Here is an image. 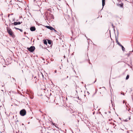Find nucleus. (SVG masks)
<instances>
[{
  "mask_svg": "<svg viewBox=\"0 0 133 133\" xmlns=\"http://www.w3.org/2000/svg\"><path fill=\"white\" fill-rule=\"evenodd\" d=\"M89 64H90V62H89Z\"/></svg>",
  "mask_w": 133,
  "mask_h": 133,
  "instance_id": "obj_30",
  "label": "nucleus"
},
{
  "mask_svg": "<svg viewBox=\"0 0 133 133\" xmlns=\"http://www.w3.org/2000/svg\"><path fill=\"white\" fill-rule=\"evenodd\" d=\"M46 27L48 29H50L51 30H54L55 31H56V30L54 29L53 27L51 26H46Z\"/></svg>",
  "mask_w": 133,
  "mask_h": 133,
  "instance_id": "obj_4",
  "label": "nucleus"
},
{
  "mask_svg": "<svg viewBox=\"0 0 133 133\" xmlns=\"http://www.w3.org/2000/svg\"><path fill=\"white\" fill-rule=\"evenodd\" d=\"M12 24H14V25H18L17 22H14V23H12Z\"/></svg>",
  "mask_w": 133,
  "mask_h": 133,
  "instance_id": "obj_8",
  "label": "nucleus"
},
{
  "mask_svg": "<svg viewBox=\"0 0 133 133\" xmlns=\"http://www.w3.org/2000/svg\"><path fill=\"white\" fill-rule=\"evenodd\" d=\"M17 22V24H21V23H22V22Z\"/></svg>",
  "mask_w": 133,
  "mask_h": 133,
  "instance_id": "obj_14",
  "label": "nucleus"
},
{
  "mask_svg": "<svg viewBox=\"0 0 133 133\" xmlns=\"http://www.w3.org/2000/svg\"><path fill=\"white\" fill-rule=\"evenodd\" d=\"M4 85H2V86L3 87L4 86Z\"/></svg>",
  "mask_w": 133,
  "mask_h": 133,
  "instance_id": "obj_23",
  "label": "nucleus"
},
{
  "mask_svg": "<svg viewBox=\"0 0 133 133\" xmlns=\"http://www.w3.org/2000/svg\"><path fill=\"white\" fill-rule=\"evenodd\" d=\"M19 30L20 31H21V32H22L23 31L21 29H19Z\"/></svg>",
  "mask_w": 133,
  "mask_h": 133,
  "instance_id": "obj_18",
  "label": "nucleus"
},
{
  "mask_svg": "<svg viewBox=\"0 0 133 133\" xmlns=\"http://www.w3.org/2000/svg\"><path fill=\"white\" fill-rule=\"evenodd\" d=\"M118 6H119L121 7L122 8L123 7V3H122L121 4H117Z\"/></svg>",
  "mask_w": 133,
  "mask_h": 133,
  "instance_id": "obj_6",
  "label": "nucleus"
},
{
  "mask_svg": "<svg viewBox=\"0 0 133 133\" xmlns=\"http://www.w3.org/2000/svg\"><path fill=\"white\" fill-rule=\"evenodd\" d=\"M35 30L36 28L35 26H32L30 28V30L31 31H35Z\"/></svg>",
  "mask_w": 133,
  "mask_h": 133,
  "instance_id": "obj_5",
  "label": "nucleus"
},
{
  "mask_svg": "<svg viewBox=\"0 0 133 133\" xmlns=\"http://www.w3.org/2000/svg\"><path fill=\"white\" fill-rule=\"evenodd\" d=\"M54 124H53V125H54Z\"/></svg>",
  "mask_w": 133,
  "mask_h": 133,
  "instance_id": "obj_27",
  "label": "nucleus"
},
{
  "mask_svg": "<svg viewBox=\"0 0 133 133\" xmlns=\"http://www.w3.org/2000/svg\"><path fill=\"white\" fill-rule=\"evenodd\" d=\"M68 76H67L66 77V78H64V79H66V78H68Z\"/></svg>",
  "mask_w": 133,
  "mask_h": 133,
  "instance_id": "obj_20",
  "label": "nucleus"
},
{
  "mask_svg": "<svg viewBox=\"0 0 133 133\" xmlns=\"http://www.w3.org/2000/svg\"><path fill=\"white\" fill-rule=\"evenodd\" d=\"M58 0L59 1H61V0Z\"/></svg>",
  "mask_w": 133,
  "mask_h": 133,
  "instance_id": "obj_28",
  "label": "nucleus"
},
{
  "mask_svg": "<svg viewBox=\"0 0 133 133\" xmlns=\"http://www.w3.org/2000/svg\"><path fill=\"white\" fill-rule=\"evenodd\" d=\"M64 57L65 58V56H64Z\"/></svg>",
  "mask_w": 133,
  "mask_h": 133,
  "instance_id": "obj_25",
  "label": "nucleus"
},
{
  "mask_svg": "<svg viewBox=\"0 0 133 133\" xmlns=\"http://www.w3.org/2000/svg\"><path fill=\"white\" fill-rule=\"evenodd\" d=\"M27 49L30 52H32L35 50V48L34 46H31L30 48H28Z\"/></svg>",
  "mask_w": 133,
  "mask_h": 133,
  "instance_id": "obj_1",
  "label": "nucleus"
},
{
  "mask_svg": "<svg viewBox=\"0 0 133 133\" xmlns=\"http://www.w3.org/2000/svg\"><path fill=\"white\" fill-rule=\"evenodd\" d=\"M55 73H56V70H55Z\"/></svg>",
  "mask_w": 133,
  "mask_h": 133,
  "instance_id": "obj_21",
  "label": "nucleus"
},
{
  "mask_svg": "<svg viewBox=\"0 0 133 133\" xmlns=\"http://www.w3.org/2000/svg\"><path fill=\"white\" fill-rule=\"evenodd\" d=\"M48 43L49 44H51V41L50 40H48Z\"/></svg>",
  "mask_w": 133,
  "mask_h": 133,
  "instance_id": "obj_11",
  "label": "nucleus"
},
{
  "mask_svg": "<svg viewBox=\"0 0 133 133\" xmlns=\"http://www.w3.org/2000/svg\"><path fill=\"white\" fill-rule=\"evenodd\" d=\"M26 111L25 109H23L21 110L20 112V115L22 116H24L26 114Z\"/></svg>",
  "mask_w": 133,
  "mask_h": 133,
  "instance_id": "obj_2",
  "label": "nucleus"
},
{
  "mask_svg": "<svg viewBox=\"0 0 133 133\" xmlns=\"http://www.w3.org/2000/svg\"><path fill=\"white\" fill-rule=\"evenodd\" d=\"M44 43L45 44H47V43L46 41L45 40H44Z\"/></svg>",
  "mask_w": 133,
  "mask_h": 133,
  "instance_id": "obj_9",
  "label": "nucleus"
},
{
  "mask_svg": "<svg viewBox=\"0 0 133 133\" xmlns=\"http://www.w3.org/2000/svg\"><path fill=\"white\" fill-rule=\"evenodd\" d=\"M122 47V50L123 51H124L125 50V48L122 45V46H121Z\"/></svg>",
  "mask_w": 133,
  "mask_h": 133,
  "instance_id": "obj_10",
  "label": "nucleus"
},
{
  "mask_svg": "<svg viewBox=\"0 0 133 133\" xmlns=\"http://www.w3.org/2000/svg\"><path fill=\"white\" fill-rule=\"evenodd\" d=\"M51 16H53V15H51Z\"/></svg>",
  "mask_w": 133,
  "mask_h": 133,
  "instance_id": "obj_29",
  "label": "nucleus"
},
{
  "mask_svg": "<svg viewBox=\"0 0 133 133\" xmlns=\"http://www.w3.org/2000/svg\"><path fill=\"white\" fill-rule=\"evenodd\" d=\"M24 34H26V32H24Z\"/></svg>",
  "mask_w": 133,
  "mask_h": 133,
  "instance_id": "obj_24",
  "label": "nucleus"
},
{
  "mask_svg": "<svg viewBox=\"0 0 133 133\" xmlns=\"http://www.w3.org/2000/svg\"><path fill=\"white\" fill-rule=\"evenodd\" d=\"M15 28L16 29H17V30H19V29L18 28H16V27Z\"/></svg>",
  "mask_w": 133,
  "mask_h": 133,
  "instance_id": "obj_19",
  "label": "nucleus"
},
{
  "mask_svg": "<svg viewBox=\"0 0 133 133\" xmlns=\"http://www.w3.org/2000/svg\"><path fill=\"white\" fill-rule=\"evenodd\" d=\"M116 42L117 43V44L119 42L118 41V39H116Z\"/></svg>",
  "mask_w": 133,
  "mask_h": 133,
  "instance_id": "obj_16",
  "label": "nucleus"
},
{
  "mask_svg": "<svg viewBox=\"0 0 133 133\" xmlns=\"http://www.w3.org/2000/svg\"><path fill=\"white\" fill-rule=\"evenodd\" d=\"M102 5L103 6V8L105 4V0H102Z\"/></svg>",
  "mask_w": 133,
  "mask_h": 133,
  "instance_id": "obj_7",
  "label": "nucleus"
},
{
  "mask_svg": "<svg viewBox=\"0 0 133 133\" xmlns=\"http://www.w3.org/2000/svg\"><path fill=\"white\" fill-rule=\"evenodd\" d=\"M13 78V79L14 80H15V78Z\"/></svg>",
  "mask_w": 133,
  "mask_h": 133,
  "instance_id": "obj_22",
  "label": "nucleus"
},
{
  "mask_svg": "<svg viewBox=\"0 0 133 133\" xmlns=\"http://www.w3.org/2000/svg\"><path fill=\"white\" fill-rule=\"evenodd\" d=\"M117 44L120 46H122V45H121L119 42Z\"/></svg>",
  "mask_w": 133,
  "mask_h": 133,
  "instance_id": "obj_13",
  "label": "nucleus"
},
{
  "mask_svg": "<svg viewBox=\"0 0 133 133\" xmlns=\"http://www.w3.org/2000/svg\"><path fill=\"white\" fill-rule=\"evenodd\" d=\"M6 28L7 32L11 36H13V33L11 29L8 27Z\"/></svg>",
  "mask_w": 133,
  "mask_h": 133,
  "instance_id": "obj_3",
  "label": "nucleus"
},
{
  "mask_svg": "<svg viewBox=\"0 0 133 133\" xmlns=\"http://www.w3.org/2000/svg\"><path fill=\"white\" fill-rule=\"evenodd\" d=\"M112 26H113V24H112Z\"/></svg>",
  "mask_w": 133,
  "mask_h": 133,
  "instance_id": "obj_26",
  "label": "nucleus"
},
{
  "mask_svg": "<svg viewBox=\"0 0 133 133\" xmlns=\"http://www.w3.org/2000/svg\"><path fill=\"white\" fill-rule=\"evenodd\" d=\"M121 95H124V92H122L121 93Z\"/></svg>",
  "mask_w": 133,
  "mask_h": 133,
  "instance_id": "obj_15",
  "label": "nucleus"
},
{
  "mask_svg": "<svg viewBox=\"0 0 133 133\" xmlns=\"http://www.w3.org/2000/svg\"><path fill=\"white\" fill-rule=\"evenodd\" d=\"M116 42L117 43V44L119 42L118 41V39H116Z\"/></svg>",
  "mask_w": 133,
  "mask_h": 133,
  "instance_id": "obj_17",
  "label": "nucleus"
},
{
  "mask_svg": "<svg viewBox=\"0 0 133 133\" xmlns=\"http://www.w3.org/2000/svg\"><path fill=\"white\" fill-rule=\"evenodd\" d=\"M129 76L128 75L126 77V79L127 80L129 78Z\"/></svg>",
  "mask_w": 133,
  "mask_h": 133,
  "instance_id": "obj_12",
  "label": "nucleus"
}]
</instances>
